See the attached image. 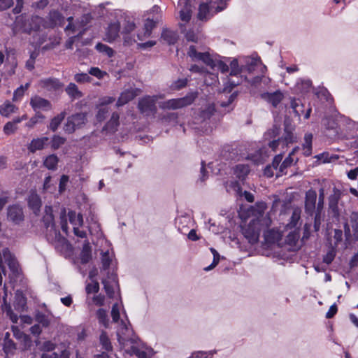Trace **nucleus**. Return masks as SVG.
<instances>
[{"label": "nucleus", "instance_id": "nucleus-9", "mask_svg": "<svg viewBox=\"0 0 358 358\" xmlns=\"http://www.w3.org/2000/svg\"><path fill=\"white\" fill-rule=\"evenodd\" d=\"M65 18L61 13L57 10H51L47 17L44 27L45 28H55L56 27H62L64 24Z\"/></svg>", "mask_w": 358, "mask_h": 358}, {"label": "nucleus", "instance_id": "nucleus-39", "mask_svg": "<svg viewBox=\"0 0 358 358\" xmlns=\"http://www.w3.org/2000/svg\"><path fill=\"white\" fill-rule=\"evenodd\" d=\"M197 59L202 61L204 64L210 67L212 69H214V68L216 66V61H215L211 57L210 55L207 52H201V54H199V57Z\"/></svg>", "mask_w": 358, "mask_h": 358}, {"label": "nucleus", "instance_id": "nucleus-52", "mask_svg": "<svg viewBox=\"0 0 358 358\" xmlns=\"http://www.w3.org/2000/svg\"><path fill=\"white\" fill-rule=\"evenodd\" d=\"M110 263H111V258L110 257L109 252L106 251L105 252H103L102 257H101L102 269L104 271L108 270L110 267Z\"/></svg>", "mask_w": 358, "mask_h": 358}, {"label": "nucleus", "instance_id": "nucleus-59", "mask_svg": "<svg viewBox=\"0 0 358 358\" xmlns=\"http://www.w3.org/2000/svg\"><path fill=\"white\" fill-rule=\"evenodd\" d=\"M56 348V344L50 341H45L41 346L40 350L43 352H52Z\"/></svg>", "mask_w": 358, "mask_h": 358}, {"label": "nucleus", "instance_id": "nucleus-49", "mask_svg": "<svg viewBox=\"0 0 358 358\" xmlns=\"http://www.w3.org/2000/svg\"><path fill=\"white\" fill-rule=\"evenodd\" d=\"M210 252L213 255V260L210 265L204 268L205 271H208L214 268L219 263L220 255L218 252L213 248H210Z\"/></svg>", "mask_w": 358, "mask_h": 358}, {"label": "nucleus", "instance_id": "nucleus-13", "mask_svg": "<svg viewBox=\"0 0 358 358\" xmlns=\"http://www.w3.org/2000/svg\"><path fill=\"white\" fill-rule=\"evenodd\" d=\"M40 86L48 91L55 92L62 89L63 84L57 78H49L41 80Z\"/></svg>", "mask_w": 358, "mask_h": 358}, {"label": "nucleus", "instance_id": "nucleus-7", "mask_svg": "<svg viewBox=\"0 0 358 358\" xmlns=\"http://www.w3.org/2000/svg\"><path fill=\"white\" fill-rule=\"evenodd\" d=\"M196 0H179L178 7L180 8V19L185 23L190 21L192 10L195 7Z\"/></svg>", "mask_w": 358, "mask_h": 358}, {"label": "nucleus", "instance_id": "nucleus-20", "mask_svg": "<svg viewBox=\"0 0 358 358\" xmlns=\"http://www.w3.org/2000/svg\"><path fill=\"white\" fill-rule=\"evenodd\" d=\"M285 132L283 136L280 138L282 139V145L284 146L288 145L289 143H293L296 141V137L292 133V129L289 127V121L285 120Z\"/></svg>", "mask_w": 358, "mask_h": 358}, {"label": "nucleus", "instance_id": "nucleus-3", "mask_svg": "<svg viewBox=\"0 0 358 358\" xmlns=\"http://www.w3.org/2000/svg\"><path fill=\"white\" fill-rule=\"evenodd\" d=\"M87 122V113L80 112L69 115L64 125L66 133L71 134L77 129L83 128Z\"/></svg>", "mask_w": 358, "mask_h": 358}, {"label": "nucleus", "instance_id": "nucleus-10", "mask_svg": "<svg viewBox=\"0 0 358 358\" xmlns=\"http://www.w3.org/2000/svg\"><path fill=\"white\" fill-rule=\"evenodd\" d=\"M7 217L15 224H19L24 217L22 207L17 204L9 206L7 208Z\"/></svg>", "mask_w": 358, "mask_h": 358}, {"label": "nucleus", "instance_id": "nucleus-33", "mask_svg": "<svg viewBox=\"0 0 358 358\" xmlns=\"http://www.w3.org/2000/svg\"><path fill=\"white\" fill-rule=\"evenodd\" d=\"M215 107L214 104L208 105L204 109L199 113V118L201 121L209 120L215 113Z\"/></svg>", "mask_w": 358, "mask_h": 358}, {"label": "nucleus", "instance_id": "nucleus-30", "mask_svg": "<svg viewBox=\"0 0 358 358\" xmlns=\"http://www.w3.org/2000/svg\"><path fill=\"white\" fill-rule=\"evenodd\" d=\"M59 158L55 154H51L46 157L43 161V165L49 170L55 171L57 169Z\"/></svg>", "mask_w": 358, "mask_h": 358}, {"label": "nucleus", "instance_id": "nucleus-5", "mask_svg": "<svg viewBox=\"0 0 358 358\" xmlns=\"http://www.w3.org/2000/svg\"><path fill=\"white\" fill-rule=\"evenodd\" d=\"M342 192L334 187L333 193L328 198V212L330 216L338 221L341 216V210L338 207V202L341 198Z\"/></svg>", "mask_w": 358, "mask_h": 358}, {"label": "nucleus", "instance_id": "nucleus-43", "mask_svg": "<svg viewBox=\"0 0 358 358\" xmlns=\"http://www.w3.org/2000/svg\"><path fill=\"white\" fill-rule=\"evenodd\" d=\"M25 20V16L23 15H20L16 17L15 20V24L16 27H20V28H23L25 31H30L31 30L37 31L39 29V25L35 24L34 27H31L29 30L25 27L24 24V22Z\"/></svg>", "mask_w": 358, "mask_h": 358}, {"label": "nucleus", "instance_id": "nucleus-18", "mask_svg": "<svg viewBox=\"0 0 358 358\" xmlns=\"http://www.w3.org/2000/svg\"><path fill=\"white\" fill-rule=\"evenodd\" d=\"M120 24L118 22L110 23L106 29V40L112 43L119 37Z\"/></svg>", "mask_w": 358, "mask_h": 358}, {"label": "nucleus", "instance_id": "nucleus-31", "mask_svg": "<svg viewBox=\"0 0 358 358\" xmlns=\"http://www.w3.org/2000/svg\"><path fill=\"white\" fill-rule=\"evenodd\" d=\"M291 108L295 115L299 117L304 113L305 106L299 99L293 98L291 100Z\"/></svg>", "mask_w": 358, "mask_h": 358}, {"label": "nucleus", "instance_id": "nucleus-54", "mask_svg": "<svg viewBox=\"0 0 358 358\" xmlns=\"http://www.w3.org/2000/svg\"><path fill=\"white\" fill-rule=\"evenodd\" d=\"M324 188H320L319 189V198L318 202L317 204L316 211L322 212L324 208Z\"/></svg>", "mask_w": 358, "mask_h": 358}, {"label": "nucleus", "instance_id": "nucleus-35", "mask_svg": "<svg viewBox=\"0 0 358 358\" xmlns=\"http://www.w3.org/2000/svg\"><path fill=\"white\" fill-rule=\"evenodd\" d=\"M17 108L10 101H6L0 106V114L5 117H8L11 113H15Z\"/></svg>", "mask_w": 358, "mask_h": 358}, {"label": "nucleus", "instance_id": "nucleus-1", "mask_svg": "<svg viewBox=\"0 0 358 358\" xmlns=\"http://www.w3.org/2000/svg\"><path fill=\"white\" fill-rule=\"evenodd\" d=\"M44 213L42 222L48 230L46 234L47 240L52 243L60 241L65 242L66 239L62 236L59 230L56 229L52 207L45 206Z\"/></svg>", "mask_w": 358, "mask_h": 358}, {"label": "nucleus", "instance_id": "nucleus-64", "mask_svg": "<svg viewBox=\"0 0 358 358\" xmlns=\"http://www.w3.org/2000/svg\"><path fill=\"white\" fill-rule=\"evenodd\" d=\"M91 78L88 76V74L85 73H77L74 76V80L77 83H85L89 82Z\"/></svg>", "mask_w": 358, "mask_h": 358}, {"label": "nucleus", "instance_id": "nucleus-41", "mask_svg": "<svg viewBox=\"0 0 358 358\" xmlns=\"http://www.w3.org/2000/svg\"><path fill=\"white\" fill-rule=\"evenodd\" d=\"M95 48L98 52L107 55L108 57H113L115 54L114 50L110 47L101 43H98L96 45Z\"/></svg>", "mask_w": 358, "mask_h": 358}, {"label": "nucleus", "instance_id": "nucleus-36", "mask_svg": "<svg viewBox=\"0 0 358 358\" xmlns=\"http://www.w3.org/2000/svg\"><path fill=\"white\" fill-rule=\"evenodd\" d=\"M66 92L72 99L80 98L83 96V93L78 90L75 83H71L66 88Z\"/></svg>", "mask_w": 358, "mask_h": 358}, {"label": "nucleus", "instance_id": "nucleus-57", "mask_svg": "<svg viewBox=\"0 0 358 358\" xmlns=\"http://www.w3.org/2000/svg\"><path fill=\"white\" fill-rule=\"evenodd\" d=\"M17 130V127L12 121L8 122L3 127V132L6 135H10Z\"/></svg>", "mask_w": 358, "mask_h": 358}, {"label": "nucleus", "instance_id": "nucleus-38", "mask_svg": "<svg viewBox=\"0 0 358 358\" xmlns=\"http://www.w3.org/2000/svg\"><path fill=\"white\" fill-rule=\"evenodd\" d=\"M66 141V138L59 135H54L50 141V147L52 150H58Z\"/></svg>", "mask_w": 358, "mask_h": 358}, {"label": "nucleus", "instance_id": "nucleus-26", "mask_svg": "<svg viewBox=\"0 0 358 358\" xmlns=\"http://www.w3.org/2000/svg\"><path fill=\"white\" fill-rule=\"evenodd\" d=\"M250 171V167L246 164H238L234 169L236 177L241 181H243L246 178Z\"/></svg>", "mask_w": 358, "mask_h": 358}, {"label": "nucleus", "instance_id": "nucleus-56", "mask_svg": "<svg viewBox=\"0 0 358 358\" xmlns=\"http://www.w3.org/2000/svg\"><path fill=\"white\" fill-rule=\"evenodd\" d=\"M85 291L87 294H90L92 293H97L99 291V282L95 281L93 283H88L86 285Z\"/></svg>", "mask_w": 358, "mask_h": 358}, {"label": "nucleus", "instance_id": "nucleus-44", "mask_svg": "<svg viewBox=\"0 0 358 358\" xmlns=\"http://www.w3.org/2000/svg\"><path fill=\"white\" fill-rule=\"evenodd\" d=\"M109 112L110 110L108 106H101L99 105L98 112L96 115V120L99 122H103L108 117Z\"/></svg>", "mask_w": 358, "mask_h": 358}, {"label": "nucleus", "instance_id": "nucleus-32", "mask_svg": "<svg viewBox=\"0 0 358 358\" xmlns=\"http://www.w3.org/2000/svg\"><path fill=\"white\" fill-rule=\"evenodd\" d=\"M68 217L69 219V222L71 224H73L74 227L76 226H83V217L81 213L77 214L73 210H70L68 213Z\"/></svg>", "mask_w": 358, "mask_h": 358}, {"label": "nucleus", "instance_id": "nucleus-34", "mask_svg": "<svg viewBox=\"0 0 358 358\" xmlns=\"http://www.w3.org/2000/svg\"><path fill=\"white\" fill-rule=\"evenodd\" d=\"M235 77L236 79L227 78V82L224 84V92L229 93L235 87L241 83L242 78L238 77V76Z\"/></svg>", "mask_w": 358, "mask_h": 358}, {"label": "nucleus", "instance_id": "nucleus-53", "mask_svg": "<svg viewBox=\"0 0 358 358\" xmlns=\"http://www.w3.org/2000/svg\"><path fill=\"white\" fill-rule=\"evenodd\" d=\"M315 157L319 160H322L324 163L331 162L333 159H338L337 157L330 155L329 152H323L322 154L316 155Z\"/></svg>", "mask_w": 358, "mask_h": 358}, {"label": "nucleus", "instance_id": "nucleus-14", "mask_svg": "<svg viewBox=\"0 0 358 358\" xmlns=\"http://www.w3.org/2000/svg\"><path fill=\"white\" fill-rule=\"evenodd\" d=\"M261 97L271 103L274 108H276L284 98L283 94L280 90L273 92H264L261 94Z\"/></svg>", "mask_w": 358, "mask_h": 358}, {"label": "nucleus", "instance_id": "nucleus-16", "mask_svg": "<svg viewBox=\"0 0 358 358\" xmlns=\"http://www.w3.org/2000/svg\"><path fill=\"white\" fill-rule=\"evenodd\" d=\"M49 143V138L46 136L34 138L27 145V149L31 153H35L37 150H41Z\"/></svg>", "mask_w": 358, "mask_h": 358}, {"label": "nucleus", "instance_id": "nucleus-15", "mask_svg": "<svg viewBox=\"0 0 358 358\" xmlns=\"http://www.w3.org/2000/svg\"><path fill=\"white\" fill-rule=\"evenodd\" d=\"M13 306L15 310L19 313L27 310V297L22 291L18 289L15 292Z\"/></svg>", "mask_w": 358, "mask_h": 358}, {"label": "nucleus", "instance_id": "nucleus-55", "mask_svg": "<svg viewBox=\"0 0 358 358\" xmlns=\"http://www.w3.org/2000/svg\"><path fill=\"white\" fill-rule=\"evenodd\" d=\"M16 349V345L14 341L11 339L6 340V342H3V350L5 353L8 354Z\"/></svg>", "mask_w": 358, "mask_h": 358}, {"label": "nucleus", "instance_id": "nucleus-50", "mask_svg": "<svg viewBox=\"0 0 358 358\" xmlns=\"http://www.w3.org/2000/svg\"><path fill=\"white\" fill-rule=\"evenodd\" d=\"M350 221L355 237L358 239V212H353L350 215Z\"/></svg>", "mask_w": 358, "mask_h": 358}, {"label": "nucleus", "instance_id": "nucleus-17", "mask_svg": "<svg viewBox=\"0 0 358 358\" xmlns=\"http://www.w3.org/2000/svg\"><path fill=\"white\" fill-rule=\"evenodd\" d=\"M138 89L127 90L120 94L117 102L116 106L120 107L133 100L137 95Z\"/></svg>", "mask_w": 358, "mask_h": 358}, {"label": "nucleus", "instance_id": "nucleus-37", "mask_svg": "<svg viewBox=\"0 0 358 358\" xmlns=\"http://www.w3.org/2000/svg\"><path fill=\"white\" fill-rule=\"evenodd\" d=\"M293 163V159L290 156H287L284 161L280 164L279 166L278 172L276 173V177H280L284 174H286V169L291 166Z\"/></svg>", "mask_w": 358, "mask_h": 358}, {"label": "nucleus", "instance_id": "nucleus-46", "mask_svg": "<svg viewBox=\"0 0 358 358\" xmlns=\"http://www.w3.org/2000/svg\"><path fill=\"white\" fill-rule=\"evenodd\" d=\"M96 317L100 324L105 327H108L109 320L106 311L104 309H99L96 311Z\"/></svg>", "mask_w": 358, "mask_h": 358}, {"label": "nucleus", "instance_id": "nucleus-8", "mask_svg": "<svg viewBox=\"0 0 358 358\" xmlns=\"http://www.w3.org/2000/svg\"><path fill=\"white\" fill-rule=\"evenodd\" d=\"M316 200L317 193L316 191L310 189L306 192L305 196V212L309 216H313L316 212Z\"/></svg>", "mask_w": 358, "mask_h": 358}, {"label": "nucleus", "instance_id": "nucleus-60", "mask_svg": "<svg viewBox=\"0 0 358 358\" xmlns=\"http://www.w3.org/2000/svg\"><path fill=\"white\" fill-rule=\"evenodd\" d=\"M336 256V251L331 248L324 257L323 262L327 264H330L334 259Z\"/></svg>", "mask_w": 358, "mask_h": 358}, {"label": "nucleus", "instance_id": "nucleus-4", "mask_svg": "<svg viewBox=\"0 0 358 358\" xmlns=\"http://www.w3.org/2000/svg\"><path fill=\"white\" fill-rule=\"evenodd\" d=\"M198 96L197 92H190L185 96L178 99H172L162 103L163 109L176 110L191 105Z\"/></svg>", "mask_w": 358, "mask_h": 358}, {"label": "nucleus", "instance_id": "nucleus-11", "mask_svg": "<svg viewBox=\"0 0 358 358\" xmlns=\"http://www.w3.org/2000/svg\"><path fill=\"white\" fill-rule=\"evenodd\" d=\"M29 103L34 112H40V110L47 111L52 109L50 101L38 95L32 96Z\"/></svg>", "mask_w": 358, "mask_h": 358}, {"label": "nucleus", "instance_id": "nucleus-2", "mask_svg": "<svg viewBox=\"0 0 358 358\" xmlns=\"http://www.w3.org/2000/svg\"><path fill=\"white\" fill-rule=\"evenodd\" d=\"M4 263L8 265L13 277L17 278L20 274V266L17 259L10 252L8 248H3L1 252H0V286L2 284L1 273L6 275Z\"/></svg>", "mask_w": 358, "mask_h": 358}, {"label": "nucleus", "instance_id": "nucleus-63", "mask_svg": "<svg viewBox=\"0 0 358 358\" xmlns=\"http://www.w3.org/2000/svg\"><path fill=\"white\" fill-rule=\"evenodd\" d=\"M135 28H136V24L134 22L127 21L123 27L122 33L128 34L131 33V31H133L135 29Z\"/></svg>", "mask_w": 358, "mask_h": 358}, {"label": "nucleus", "instance_id": "nucleus-19", "mask_svg": "<svg viewBox=\"0 0 358 358\" xmlns=\"http://www.w3.org/2000/svg\"><path fill=\"white\" fill-rule=\"evenodd\" d=\"M161 38L169 45H174L178 40V34L176 31L164 28L161 34Z\"/></svg>", "mask_w": 358, "mask_h": 358}, {"label": "nucleus", "instance_id": "nucleus-61", "mask_svg": "<svg viewBox=\"0 0 358 358\" xmlns=\"http://www.w3.org/2000/svg\"><path fill=\"white\" fill-rule=\"evenodd\" d=\"M102 283L103 285V288L105 289V292L107 294V296L112 299L114 296V289L112 285L109 284V282L106 280H103L102 281Z\"/></svg>", "mask_w": 358, "mask_h": 358}, {"label": "nucleus", "instance_id": "nucleus-24", "mask_svg": "<svg viewBox=\"0 0 358 358\" xmlns=\"http://www.w3.org/2000/svg\"><path fill=\"white\" fill-rule=\"evenodd\" d=\"M221 157L226 161H233L238 157V151L231 145H225L221 151Z\"/></svg>", "mask_w": 358, "mask_h": 358}, {"label": "nucleus", "instance_id": "nucleus-48", "mask_svg": "<svg viewBox=\"0 0 358 358\" xmlns=\"http://www.w3.org/2000/svg\"><path fill=\"white\" fill-rule=\"evenodd\" d=\"M29 87V83H27L24 85H21L19 87H17L14 91L13 100L14 101L20 100L24 96L25 91L28 89Z\"/></svg>", "mask_w": 358, "mask_h": 358}, {"label": "nucleus", "instance_id": "nucleus-45", "mask_svg": "<svg viewBox=\"0 0 358 358\" xmlns=\"http://www.w3.org/2000/svg\"><path fill=\"white\" fill-rule=\"evenodd\" d=\"M17 339L20 340L23 344L22 350H28L32 345V341L30 336L24 332L20 333V337L18 336Z\"/></svg>", "mask_w": 358, "mask_h": 358}, {"label": "nucleus", "instance_id": "nucleus-6", "mask_svg": "<svg viewBox=\"0 0 358 358\" xmlns=\"http://www.w3.org/2000/svg\"><path fill=\"white\" fill-rule=\"evenodd\" d=\"M157 96H145L141 98L138 103V109L145 116H154L157 113Z\"/></svg>", "mask_w": 358, "mask_h": 358}, {"label": "nucleus", "instance_id": "nucleus-51", "mask_svg": "<svg viewBox=\"0 0 358 358\" xmlns=\"http://www.w3.org/2000/svg\"><path fill=\"white\" fill-rule=\"evenodd\" d=\"M3 301L6 305L5 311L6 313V315L9 317L10 320L12 321L13 323H17L18 321V315L14 313L10 305L6 303L5 297H3Z\"/></svg>", "mask_w": 358, "mask_h": 358}, {"label": "nucleus", "instance_id": "nucleus-25", "mask_svg": "<svg viewBox=\"0 0 358 358\" xmlns=\"http://www.w3.org/2000/svg\"><path fill=\"white\" fill-rule=\"evenodd\" d=\"M82 264H87L92 259V248L88 241H85L80 255Z\"/></svg>", "mask_w": 358, "mask_h": 358}, {"label": "nucleus", "instance_id": "nucleus-58", "mask_svg": "<svg viewBox=\"0 0 358 358\" xmlns=\"http://www.w3.org/2000/svg\"><path fill=\"white\" fill-rule=\"evenodd\" d=\"M187 85V79H178L176 80L172 85L171 88L175 90H179L183 87H185Z\"/></svg>", "mask_w": 358, "mask_h": 358}, {"label": "nucleus", "instance_id": "nucleus-47", "mask_svg": "<svg viewBox=\"0 0 358 358\" xmlns=\"http://www.w3.org/2000/svg\"><path fill=\"white\" fill-rule=\"evenodd\" d=\"M35 320L43 327H48L50 324L48 317L41 312H37L35 315Z\"/></svg>", "mask_w": 358, "mask_h": 358}, {"label": "nucleus", "instance_id": "nucleus-22", "mask_svg": "<svg viewBox=\"0 0 358 358\" xmlns=\"http://www.w3.org/2000/svg\"><path fill=\"white\" fill-rule=\"evenodd\" d=\"M119 119V114L116 112L113 113L110 119L106 122L103 130L109 133H115L117 130V127L120 124Z\"/></svg>", "mask_w": 358, "mask_h": 358}, {"label": "nucleus", "instance_id": "nucleus-42", "mask_svg": "<svg viewBox=\"0 0 358 358\" xmlns=\"http://www.w3.org/2000/svg\"><path fill=\"white\" fill-rule=\"evenodd\" d=\"M100 343L102 345V348L106 352L111 351L113 346L106 332L103 331L99 337Z\"/></svg>", "mask_w": 358, "mask_h": 358}, {"label": "nucleus", "instance_id": "nucleus-62", "mask_svg": "<svg viewBox=\"0 0 358 358\" xmlns=\"http://www.w3.org/2000/svg\"><path fill=\"white\" fill-rule=\"evenodd\" d=\"M60 224L62 231L66 233L68 231V224L65 209H64L60 214Z\"/></svg>", "mask_w": 358, "mask_h": 358}, {"label": "nucleus", "instance_id": "nucleus-27", "mask_svg": "<svg viewBox=\"0 0 358 358\" xmlns=\"http://www.w3.org/2000/svg\"><path fill=\"white\" fill-rule=\"evenodd\" d=\"M66 117V112L62 111L55 117L51 119L50 124L48 126V128L53 132H55L62 121L64 120Z\"/></svg>", "mask_w": 358, "mask_h": 358}, {"label": "nucleus", "instance_id": "nucleus-12", "mask_svg": "<svg viewBox=\"0 0 358 358\" xmlns=\"http://www.w3.org/2000/svg\"><path fill=\"white\" fill-rule=\"evenodd\" d=\"M256 64H257L256 60L252 59L250 62V64H248L247 66H245V68H247V71H248L249 72L252 71L254 70V66L256 65ZM230 68H231V71L229 73V76H236L240 75L243 72V71L245 69V66H239L238 59H234L230 62Z\"/></svg>", "mask_w": 358, "mask_h": 358}, {"label": "nucleus", "instance_id": "nucleus-23", "mask_svg": "<svg viewBox=\"0 0 358 358\" xmlns=\"http://www.w3.org/2000/svg\"><path fill=\"white\" fill-rule=\"evenodd\" d=\"M41 204V199L37 194H32L29 196L28 206L34 214L39 213Z\"/></svg>", "mask_w": 358, "mask_h": 358}, {"label": "nucleus", "instance_id": "nucleus-40", "mask_svg": "<svg viewBox=\"0 0 358 358\" xmlns=\"http://www.w3.org/2000/svg\"><path fill=\"white\" fill-rule=\"evenodd\" d=\"M45 118L41 112H35V115L26 123V127L33 128L36 124L43 122Z\"/></svg>", "mask_w": 358, "mask_h": 358}, {"label": "nucleus", "instance_id": "nucleus-21", "mask_svg": "<svg viewBox=\"0 0 358 358\" xmlns=\"http://www.w3.org/2000/svg\"><path fill=\"white\" fill-rule=\"evenodd\" d=\"M157 22L153 20L148 18L145 20L143 26V33H138L137 34L138 39L143 41L145 38L150 37L152 34V29L156 27Z\"/></svg>", "mask_w": 358, "mask_h": 358}, {"label": "nucleus", "instance_id": "nucleus-29", "mask_svg": "<svg viewBox=\"0 0 358 358\" xmlns=\"http://www.w3.org/2000/svg\"><path fill=\"white\" fill-rule=\"evenodd\" d=\"M313 138V134L310 133H307L304 136V143L302 145V148L303 150V154L305 157H309L312 155Z\"/></svg>", "mask_w": 358, "mask_h": 358}, {"label": "nucleus", "instance_id": "nucleus-28", "mask_svg": "<svg viewBox=\"0 0 358 358\" xmlns=\"http://www.w3.org/2000/svg\"><path fill=\"white\" fill-rule=\"evenodd\" d=\"M264 240L268 244H273L280 239V234L278 231L271 229L266 231L264 234Z\"/></svg>", "mask_w": 358, "mask_h": 358}]
</instances>
